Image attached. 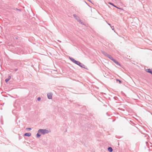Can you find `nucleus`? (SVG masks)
<instances>
[{
	"label": "nucleus",
	"instance_id": "f257e3e1",
	"mask_svg": "<svg viewBox=\"0 0 152 152\" xmlns=\"http://www.w3.org/2000/svg\"><path fill=\"white\" fill-rule=\"evenodd\" d=\"M50 132V129H40L38 131V132L41 133L43 134H48Z\"/></svg>",
	"mask_w": 152,
	"mask_h": 152
},
{
	"label": "nucleus",
	"instance_id": "f03ea898",
	"mask_svg": "<svg viewBox=\"0 0 152 152\" xmlns=\"http://www.w3.org/2000/svg\"><path fill=\"white\" fill-rule=\"evenodd\" d=\"M69 58L71 61L75 63V64L78 65L79 64H81V63L80 62L75 60L72 58L69 57Z\"/></svg>",
	"mask_w": 152,
	"mask_h": 152
},
{
	"label": "nucleus",
	"instance_id": "7ed1b4c3",
	"mask_svg": "<svg viewBox=\"0 0 152 152\" xmlns=\"http://www.w3.org/2000/svg\"><path fill=\"white\" fill-rule=\"evenodd\" d=\"M102 53L105 56L107 57L108 58H110L111 60H113V57H112L110 55L108 54L106 52L104 51H103Z\"/></svg>",
	"mask_w": 152,
	"mask_h": 152
},
{
	"label": "nucleus",
	"instance_id": "20e7f679",
	"mask_svg": "<svg viewBox=\"0 0 152 152\" xmlns=\"http://www.w3.org/2000/svg\"><path fill=\"white\" fill-rule=\"evenodd\" d=\"M73 16L76 20H77L78 22H80L81 21V20L80 19V18L79 17H78L77 15H76L75 14H74L73 15Z\"/></svg>",
	"mask_w": 152,
	"mask_h": 152
},
{
	"label": "nucleus",
	"instance_id": "39448f33",
	"mask_svg": "<svg viewBox=\"0 0 152 152\" xmlns=\"http://www.w3.org/2000/svg\"><path fill=\"white\" fill-rule=\"evenodd\" d=\"M78 65L82 68H84L86 69H87V67L85 66L84 64L81 63V64H79Z\"/></svg>",
	"mask_w": 152,
	"mask_h": 152
},
{
	"label": "nucleus",
	"instance_id": "423d86ee",
	"mask_svg": "<svg viewBox=\"0 0 152 152\" xmlns=\"http://www.w3.org/2000/svg\"><path fill=\"white\" fill-rule=\"evenodd\" d=\"M53 94L51 93H50L48 94V99H50L52 98V96Z\"/></svg>",
	"mask_w": 152,
	"mask_h": 152
},
{
	"label": "nucleus",
	"instance_id": "0eeeda50",
	"mask_svg": "<svg viewBox=\"0 0 152 152\" xmlns=\"http://www.w3.org/2000/svg\"><path fill=\"white\" fill-rule=\"evenodd\" d=\"M146 72L149 73L152 75V70L150 69H147L145 70Z\"/></svg>",
	"mask_w": 152,
	"mask_h": 152
},
{
	"label": "nucleus",
	"instance_id": "6e6552de",
	"mask_svg": "<svg viewBox=\"0 0 152 152\" xmlns=\"http://www.w3.org/2000/svg\"><path fill=\"white\" fill-rule=\"evenodd\" d=\"M111 60L113 61L117 65H120L119 63V62L117 61L116 60L114 59L113 58V60Z\"/></svg>",
	"mask_w": 152,
	"mask_h": 152
},
{
	"label": "nucleus",
	"instance_id": "1a4fd4ad",
	"mask_svg": "<svg viewBox=\"0 0 152 152\" xmlns=\"http://www.w3.org/2000/svg\"><path fill=\"white\" fill-rule=\"evenodd\" d=\"M31 135V134L30 133H26L24 134V135L26 136L29 137Z\"/></svg>",
	"mask_w": 152,
	"mask_h": 152
},
{
	"label": "nucleus",
	"instance_id": "9d476101",
	"mask_svg": "<svg viewBox=\"0 0 152 152\" xmlns=\"http://www.w3.org/2000/svg\"><path fill=\"white\" fill-rule=\"evenodd\" d=\"M108 150L110 152H112L113 151V149L111 147H109L108 148Z\"/></svg>",
	"mask_w": 152,
	"mask_h": 152
},
{
	"label": "nucleus",
	"instance_id": "9b49d317",
	"mask_svg": "<svg viewBox=\"0 0 152 152\" xmlns=\"http://www.w3.org/2000/svg\"><path fill=\"white\" fill-rule=\"evenodd\" d=\"M10 78H11V77L10 76H9L5 80V81L6 82H7L8 81H9L10 80Z\"/></svg>",
	"mask_w": 152,
	"mask_h": 152
},
{
	"label": "nucleus",
	"instance_id": "f8f14e48",
	"mask_svg": "<svg viewBox=\"0 0 152 152\" xmlns=\"http://www.w3.org/2000/svg\"><path fill=\"white\" fill-rule=\"evenodd\" d=\"M13 9V10H15V11L18 10V11H21V10L20 9H18L14 7Z\"/></svg>",
	"mask_w": 152,
	"mask_h": 152
},
{
	"label": "nucleus",
	"instance_id": "ddd939ff",
	"mask_svg": "<svg viewBox=\"0 0 152 152\" xmlns=\"http://www.w3.org/2000/svg\"><path fill=\"white\" fill-rule=\"evenodd\" d=\"M39 133V132L37 134V135H36L37 137V138H39V137L41 136V134H40Z\"/></svg>",
	"mask_w": 152,
	"mask_h": 152
},
{
	"label": "nucleus",
	"instance_id": "4468645a",
	"mask_svg": "<svg viewBox=\"0 0 152 152\" xmlns=\"http://www.w3.org/2000/svg\"><path fill=\"white\" fill-rule=\"evenodd\" d=\"M116 81H118L119 82V83H122L121 81V80H118V79H116Z\"/></svg>",
	"mask_w": 152,
	"mask_h": 152
},
{
	"label": "nucleus",
	"instance_id": "2eb2a0df",
	"mask_svg": "<svg viewBox=\"0 0 152 152\" xmlns=\"http://www.w3.org/2000/svg\"><path fill=\"white\" fill-rule=\"evenodd\" d=\"M26 130H31V128H27L26 129Z\"/></svg>",
	"mask_w": 152,
	"mask_h": 152
},
{
	"label": "nucleus",
	"instance_id": "dca6fc26",
	"mask_svg": "<svg viewBox=\"0 0 152 152\" xmlns=\"http://www.w3.org/2000/svg\"><path fill=\"white\" fill-rule=\"evenodd\" d=\"M13 8L14 7H10L9 8V9L11 10H13Z\"/></svg>",
	"mask_w": 152,
	"mask_h": 152
},
{
	"label": "nucleus",
	"instance_id": "f3484780",
	"mask_svg": "<svg viewBox=\"0 0 152 152\" xmlns=\"http://www.w3.org/2000/svg\"><path fill=\"white\" fill-rule=\"evenodd\" d=\"M108 3L113 6H114V4H113L112 3H111V2H109Z\"/></svg>",
	"mask_w": 152,
	"mask_h": 152
},
{
	"label": "nucleus",
	"instance_id": "a211bd4d",
	"mask_svg": "<svg viewBox=\"0 0 152 152\" xmlns=\"http://www.w3.org/2000/svg\"><path fill=\"white\" fill-rule=\"evenodd\" d=\"M41 99V98L40 97H39L37 98V100L38 101H39Z\"/></svg>",
	"mask_w": 152,
	"mask_h": 152
},
{
	"label": "nucleus",
	"instance_id": "6ab92c4d",
	"mask_svg": "<svg viewBox=\"0 0 152 152\" xmlns=\"http://www.w3.org/2000/svg\"><path fill=\"white\" fill-rule=\"evenodd\" d=\"M113 6H114V7L117 8H118V9H120V8H119L118 7H116V6L115 5H114Z\"/></svg>",
	"mask_w": 152,
	"mask_h": 152
},
{
	"label": "nucleus",
	"instance_id": "aec40b11",
	"mask_svg": "<svg viewBox=\"0 0 152 152\" xmlns=\"http://www.w3.org/2000/svg\"><path fill=\"white\" fill-rule=\"evenodd\" d=\"M108 24L109 25H110V26H111V28H112V27H111V26H110V23H108Z\"/></svg>",
	"mask_w": 152,
	"mask_h": 152
},
{
	"label": "nucleus",
	"instance_id": "412c9836",
	"mask_svg": "<svg viewBox=\"0 0 152 152\" xmlns=\"http://www.w3.org/2000/svg\"><path fill=\"white\" fill-rule=\"evenodd\" d=\"M112 29L113 30H114L115 32V31L114 30V28H112Z\"/></svg>",
	"mask_w": 152,
	"mask_h": 152
},
{
	"label": "nucleus",
	"instance_id": "4be33fe9",
	"mask_svg": "<svg viewBox=\"0 0 152 152\" xmlns=\"http://www.w3.org/2000/svg\"><path fill=\"white\" fill-rule=\"evenodd\" d=\"M88 1H89V2H91L90 0H87Z\"/></svg>",
	"mask_w": 152,
	"mask_h": 152
},
{
	"label": "nucleus",
	"instance_id": "5701e85b",
	"mask_svg": "<svg viewBox=\"0 0 152 152\" xmlns=\"http://www.w3.org/2000/svg\"><path fill=\"white\" fill-rule=\"evenodd\" d=\"M16 39H18L17 38V37H16Z\"/></svg>",
	"mask_w": 152,
	"mask_h": 152
}]
</instances>
